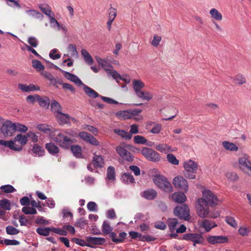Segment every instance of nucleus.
Wrapping results in <instances>:
<instances>
[{
  "label": "nucleus",
  "mask_w": 251,
  "mask_h": 251,
  "mask_svg": "<svg viewBox=\"0 0 251 251\" xmlns=\"http://www.w3.org/2000/svg\"><path fill=\"white\" fill-rule=\"evenodd\" d=\"M1 191L4 193H11L16 191V189L11 185H2L0 187Z\"/></svg>",
  "instance_id": "de8ad7c7"
},
{
  "label": "nucleus",
  "mask_w": 251,
  "mask_h": 251,
  "mask_svg": "<svg viewBox=\"0 0 251 251\" xmlns=\"http://www.w3.org/2000/svg\"><path fill=\"white\" fill-rule=\"evenodd\" d=\"M138 98L144 100H150L153 98V94L148 91H142Z\"/></svg>",
  "instance_id": "37998d69"
},
{
  "label": "nucleus",
  "mask_w": 251,
  "mask_h": 251,
  "mask_svg": "<svg viewBox=\"0 0 251 251\" xmlns=\"http://www.w3.org/2000/svg\"><path fill=\"white\" fill-rule=\"evenodd\" d=\"M15 125V131L17 130L19 132H25L28 128L26 126L20 123H14Z\"/></svg>",
  "instance_id": "680f3d73"
},
{
  "label": "nucleus",
  "mask_w": 251,
  "mask_h": 251,
  "mask_svg": "<svg viewBox=\"0 0 251 251\" xmlns=\"http://www.w3.org/2000/svg\"><path fill=\"white\" fill-rule=\"evenodd\" d=\"M0 208L5 210H9L11 209V204L8 200L3 199L0 200Z\"/></svg>",
  "instance_id": "c03bdc74"
},
{
  "label": "nucleus",
  "mask_w": 251,
  "mask_h": 251,
  "mask_svg": "<svg viewBox=\"0 0 251 251\" xmlns=\"http://www.w3.org/2000/svg\"><path fill=\"white\" fill-rule=\"evenodd\" d=\"M182 239L186 241H190L193 243V245L201 244L203 243L204 239L202 235L199 233H187L183 236Z\"/></svg>",
  "instance_id": "9b49d317"
},
{
  "label": "nucleus",
  "mask_w": 251,
  "mask_h": 251,
  "mask_svg": "<svg viewBox=\"0 0 251 251\" xmlns=\"http://www.w3.org/2000/svg\"><path fill=\"white\" fill-rule=\"evenodd\" d=\"M83 85L84 86V92L89 97L92 98H96L99 97V94L94 90L84 84Z\"/></svg>",
  "instance_id": "7c9ffc66"
},
{
  "label": "nucleus",
  "mask_w": 251,
  "mask_h": 251,
  "mask_svg": "<svg viewBox=\"0 0 251 251\" xmlns=\"http://www.w3.org/2000/svg\"><path fill=\"white\" fill-rule=\"evenodd\" d=\"M209 13L211 17L215 20L220 21L222 20V15L215 8L211 9L209 11Z\"/></svg>",
  "instance_id": "f704fd0d"
},
{
  "label": "nucleus",
  "mask_w": 251,
  "mask_h": 251,
  "mask_svg": "<svg viewBox=\"0 0 251 251\" xmlns=\"http://www.w3.org/2000/svg\"><path fill=\"white\" fill-rule=\"evenodd\" d=\"M133 88L137 97L141 94L142 89L144 88L145 83L140 79H134L132 81Z\"/></svg>",
  "instance_id": "aec40b11"
},
{
  "label": "nucleus",
  "mask_w": 251,
  "mask_h": 251,
  "mask_svg": "<svg viewBox=\"0 0 251 251\" xmlns=\"http://www.w3.org/2000/svg\"><path fill=\"white\" fill-rule=\"evenodd\" d=\"M116 178L115 171L114 167L109 166L107 169L106 178L107 180L113 181Z\"/></svg>",
  "instance_id": "bb28decb"
},
{
  "label": "nucleus",
  "mask_w": 251,
  "mask_h": 251,
  "mask_svg": "<svg viewBox=\"0 0 251 251\" xmlns=\"http://www.w3.org/2000/svg\"><path fill=\"white\" fill-rule=\"evenodd\" d=\"M0 243L4 244L7 246L9 245H18L20 242L16 240L5 239L4 240H0Z\"/></svg>",
  "instance_id": "bf43d9fd"
},
{
  "label": "nucleus",
  "mask_w": 251,
  "mask_h": 251,
  "mask_svg": "<svg viewBox=\"0 0 251 251\" xmlns=\"http://www.w3.org/2000/svg\"><path fill=\"white\" fill-rule=\"evenodd\" d=\"M96 59L99 65L101 66L102 68H104L106 72L108 71V69H106V67L111 66L109 63L106 60L103 59L100 57H96Z\"/></svg>",
  "instance_id": "a18cd8bd"
},
{
  "label": "nucleus",
  "mask_w": 251,
  "mask_h": 251,
  "mask_svg": "<svg viewBox=\"0 0 251 251\" xmlns=\"http://www.w3.org/2000/svg\"><path fill=\"white\" fill-rule=\"evenodd\" d=\"M71 150L74 155L76 158H81L82 157V148L78 145L71 146Z\"/></svg>",
  "instance_id": "a878e982"
},
{
  "label": "nucleus",
  "mask_w": 251,
  "mask_h": 251,
  "mask_svg": "<svg viewBox=\"0 0 251 251\" xmlns=\"http://www.w3.org/2000/svg\"><path fill=\"white\" fill-rule=\"evenodd\" d=\"M26 12L30 16L34 17L38 19H41L43 18V15L34 10H29L26 11Z\"/></svg>",
  "instance_id": "4d7b16f0"
},
{
  "label": "nucleus",
  "mask_w": 251,
  "mask_h": 251,
  "mask_svg": "<svg viewBox=\"0 0 251 251\" xmlns=\"http://www.w3.org/2000/svg\"><path fill=\"white\" fill-rule=\"evenodd\" d=\"M115 150L117 153L124 160L128 162L133 160V156L131 153L123 146H117Z\"/></svg>",
  "instance_id": "ddd939ff"
},
{
  "label": "nucleus",
  "mask_w": 251,
  "mask_h": 251,
  "mask_svg": "<svg viewBox=\"0 0 251 251\" xmlns=\"http://www.w3.org/2000/svg\"><path fill=\"white\" fill-rule=\"evenodd\" d=\"M172 200L177 203H183L186 200V197L184 193L176 192L172 195Z\"/></svg>",
  "instance_id": "b1692460"
},
{
  "label": "nucleus",
  "mask_w": 251,
  "mask_h": 251,
  "mask_svg": "<svg viewBox=\"0 0 251 251\" xmlns=\"http://www.w3.org/2000/svg\"><path fill=\"white\" fill-rule=\"evenodd\" d=\"M38 97L37 102L41 106L46 107L49 105L50 100L48 98H42L39 95L38 96Z\"/></svg>",
  "instance_id": "79ce46f5"
},
{
  "label": "nucleus",
  "mask_w": 251,
  "mask_h": 251,
  "mask_svg": "<svg viewBox=\"0 0 251 251\" xmlns=\"http://www.w3.org/2000/svg\"><path fill=\"white\" fill-rule=\"evenodd\" d=\"M178 224V220L176 218L170 219L169 220L168 225L169 228L171 232H173L176 229V227Z\"/></svg>",
  "instance_id": "e433bc0d"
},
{
  "label": "nucleus",
  "mask_w": 251,
  "mask_h": 251,
  "mask_svg": "<svg viewBox=\"0 0 251 251\" xmlns=\"http://www.w3.org/2000/svg\"><path fill=\"white\" fill-rule=\"evenodd\" d=\"M46 149L52 155H55L59 151V148L52 142L46 144Z\"/></svg>",
  "instance_id": "393cba45"
},
{
  "label": "nucleus",
  "mask_w": 251,
  "mask_h": 251,
  "mask_svg": "<svg viewBox=\"0 0 251 251\" xmlns=\"http://www.w3.org/2000/svg\"><path fill=\"white\" fill-rule=\"evenodd\" d=\"M251 230V228L250 227H247V226H241L238 232L239 234L243 236H245L249 234V233L250 232Z\"/></svg>",
  "instance_id": "603ef678"
},
{
  "label": "nucleus",
  "mask_w": 251,
  "mask_h": 251,
  "mask_svg": "<svg viewBox=\"0 0 251 251\" xmlns=\"http://www.w3.org/2000/svg\"><path fill=\"white\" fill-rule=\"evenodd\" d=\"M207 241L211 244H222L227 242V238L223 236H210Z\"/></svg>",
  "instance_id": "6ab92c4d"
},
{
  "label": "nucleus",
  "mask_w": 251,
  "mask_h": 251,
  "mask_svg": "<svg viewBox=\"0 0 251 251\" xmlns=\"http://www.w3.org/2000/svg\"><path fill=\"white\" fill-rule=\"evenodd\" d=\"M55 116L58 119L60 125L67 124L71 121L75 122L76 120L73 117H70L69 115L64 114L61 111H58L55 114Z\"/></svg>",
  "instance_id": "dca6fc26"
},
{
  "label": "nucleus",
  "mask_w": 251,
  "mask_h": 251,
  "mask_svg": "<svg viewBox=\"0 0 251 251\" xmlns=\"http://www.w3.org/2000/svg\"><path fill=\"white\" fill-rule=\"evenodd\" d=\"M141 197L147 200H153L157 196V192L153 189H149L140 193Z\"/></svg>",
  "instance_id": "a211bd4d"
},
{
  "label": "nucleus",
  "mask_w": 251,
  "mask_h": 251,
  "mask_svg": "<svg viewBox=\"0 0 251 251\" xmlns=\"http://www.w3.org/2000/svg\"><path fill=\"white\" fill-rule=\"evenodd\" d=\"M94 168H101L104 167L105 164L103 157L100 155H97L94 153L92 160Z\"/></svg>",
  "instance_id": "f3484780"
},
{
  "label": "nucleus",
  "mask_w": 251,
  "mask_h": 251,
  "mask_svg": "<svg viewBox=\"0 0 251 251\" xmlns=\"http://www.w3.org/2000/svg\"><path fill=\"white\" fill-rule=\"evenodd\" d=\"M87 243L84 240L77 238H72V241L75 244L81 246H87L93 248V245H101L105 243L106 240L104 238L96 237H86V238Z\"/></svg>",
  "instance_id": "7ed1b4c3"
},
{
  "label": "nucleus",
  "mask_w": 251,
  "mask_h": 251,
  "mask_svg": "<svg viewBox=\"0 0 251 251\" xmlns=\"http://www.w3.org/2000/svg\"><path fill=\"white\" fill-rule=\"evenodd\" d=\"M117 16V10L116 8L111 7L108 9V19L114 20Z\"/></svg>",
  "instance_id": "13d9d810"
},
{
  "label": "nucleus",
  "mask_w": 251,
  "mask_h": 251,
  "mask_svg": "<svg viewBox=\"0 0 251 251\" xmlns=\"http://www.w3.org/2000/svg\"><path fill=\"white\" fill-rule=\"evenodd\" d=\"M51 231V227H39L36 229V232L40 235L47 236L50 234Z\"/></svg>",
  "instance_id": "72a5a7b5"
},
{
  "label": "nucleus",
  "mask_w": 251,
  "mask_h": 251,
  "mask_svg": "<svg viewBox=\"0 0 251 251\" xmlns=\"http://www.w3.org/2000/svg\"><path fill=\"white\" fill-rule=\"evenodd\" d=\"M13 141L14 142H19L21 144V146H19L22 148L27 142V135H23L21 134H19L14 138Z\"/></svg>",
  "instance_id": "c756f323"
},
{
  "label": "nucleus",
  "mask_w": 251,
  "mask_h": 251,
  "mask_svg": "<svg viewBox=\"0 0 251 251\" xmlns=\"http://www.w3.org/2000/svg\"><path fill=\"white\" fill-rule=\"evenodd\" d=\"M184 176L188 179H195V173L198 169V164L194 161L190 159L184 163Z\"/></svg>",
  "instance_id": "423d86ee"
},
{
  "label": "nucleus",
  "mask_w": 251,
  "mask_h": 251,
  "mask_svg": "<svg viewBox=\"0 0 251 251\" xmlns=\"http://www.w3.org/2000/svg\"><path fill=\"white\" fill-rule=\"evenodd\" d=\"M202 227H203L206 231H209L212 228L217 226V225L215 224L213 222L208 220H204L202 224L201 225Z\"/></svg>",
  "instance_id": "c85d7f7f"
},
{
  "label": "nucleus",
  "mask_w": 251,
  "mask_h": 251,
  "mask_svg": "<svg viewBox=\"0 0 251 251\" xmlns=\"http://www.w3.org/2000/svg\"><path fill=\"white\" fill-rule=\"evenodd\" d=\"M45 78L49 80L51 84L55 86L57 83V79L54 78L53 75L50 73H45L44 74Z\"/></svg>",
  "instance_id": "e2e57ef3"
},
{
  "label": "nucleus",
  "mask_w": 251,
  "mask_h": 251,
  "mask_svg": "<svg viewBox=\"0 0 251 251\" xmlns=\"http://www.w3.org/2000/svg\"><path fill=\"white\" fill-rule=\"evenodd\" d=\"M196 208L199 216L201 218H216L219 216V214H212L209 212V205L207 202L202 199H199L196 201Z\"/></svg>",
  "instance_id": "f03ea898"
},
{
  "label": "nucleus",
  "mask_w": 251,
  "mask_h": 251,
  "mask_svg": "<svg viewBox=\"0 0 251 251\" xmlns=\"http://www.w3.org/2000/svg\"><path fill=\"white\" fill-rule=\"evenodd\" d=\"M62 73L63 74L64 76L68 79L75 82L79 85H84V83L82 81L75 75L71 74L69 72L62 71Z\"/></svg>",
  "instance_id": "412c9836"
},
{
  "label": "nucleus",
  "mask_w": 251,
  "mask_h": 251,
  "mask_svg": "<svg viewBox=\"0 0 251 251\" xmlns=\"http://www.w3.org/2000/svg\"><path fill=\"white\" fill-rule=\"evenodd\" d=\"M234 81L235 83L242 85L246 82V79L243 75L238 74L234 77Z\"/></svg>",
  "instance_id": "49530a36"
},
{
  "label": "nucleus",
  "mask_w": 251,
  "mask_h": 251,
  "mask_svg": "<svg viewBox=\"0 0 251 251\" xmlns=\"http://www.w3.org/2000/svg\"><path fill=\"white\" fill-rule=\"evenodd\" d=\"M153 181L155 184L162 190L167 193H170L173 191V188L171 183L163 176H154L153 177Z\"/></svg>",
  "instance_id": "20e7f679"
},
{
  "label": "nucleus",
  "mask_w": 251,
  "mask_h": 251,
  "mask_svg": "<svg viewBox=\"0 0 251 251\" xmlns=\"http://www.w3.org/2000/svg\"><path fill=\"white\" fill-rule=\"evenodd\" d=\"M109 74H110L114 79L117 80L120 79L122 80V77L116 71L114 70H108L107 72Z\"/></svg>",
  "instance_id": "69168bd1"
},
{
  "label": "nucleus",
  "mask_w": 251,
  "mask_h": 251,
  "mask_svg": "<svg viewBox=\"0 0 251 251\" xmlns=\"http://www.w3.org/2000/svg\"><path fill=\"white\" fill-rule=\"evenodd\" d=\"M226 178L231 181H236L238 179V177L237 174L234 172H228L226 174Z\"/></svg>",
  "instance_id": "338daca9"
},
{
  "label": "nucleus",
  "mask_w": 251,
  "mask_h": 251,
  "mask_svg": "<svg viewBox=\"0 0 251 251\" xmlns=\"http://www.w3.org/2000/svg\"><path fill=\"white\" fill-rule=\"evenodd\" d=\"M68 50L71 53V55L72 56H75L77 55L78 52L76 50V47L74 44H69L68 47Z\"/></svg>",
  "instance_id": "052dcab7"
},
{
  "label": "nucleus",
  "mask_w": 251,
  "mask_h": 251,
  "mask_svg": "<svg viewBox=\"0 0 251 251\" xmlns=\"http://www.w3.org/2000/svg\"><path fill=\"white\" fill-rule=\"evenodd\" d=\"M134 142L136 144H146L147 140L143 136L141 135H136L134 137Z\"/></svg>",
  "instance_id": "3c124183"
},
{
  "label": "nucleus",
  "mask_w": 251,
  "mask_h": 251,
  "mask_svg": "<svg viewBox=\"0 0 251 251\" xmlns=\"http://www.w3.org/2000/svg\"><path fill=\"white\" fill-rule=\"evenodd\" d=\"M22 211L25 214H37V210L35 208L28 206H24L22 208Z\"/></svg>",
  "instance_id": "8fccbe9b"
},
{
  "label": "nucleus",
  "mask_w": 251,
  "mask_h": 251,
  "mask_svg": "<svg viewBox=\"0 0 251 251\" xmlns=\"http://www.w3.org/2000/svg\"><path fill=\"white\" fill-rule=\"evenodd\" d=\"M0 145L5 147H8L11 150L15 151H20L22 150L21 147L19 146V145H16L14 141L12 140L6 141L3 140H0Z\"/></svg>",
  "instance_id": "4be33fe9"
},
{
  "label": "nucleus",
  "mask_w": 251,
  "mask_h": 251,
  "mask_svg": "<svg viewBox=\"0 0 251 251\" xmlns=\"http://www.w3.org/2000/svg\"><path fill=\"white\" fill-rule=\"evenodd\" d=\"M167 158L168 161L173 165H176L179 163V161L173 154H168L167 156Z\"/></svg>",
  "instance_id": "6e6d98bb"
},
{
  "label": "nucleus",
  "mask_w": 251,
  "mask_h": 251,
  "mask_svg": "<svg viewBox=\"0 0 251 251\" xmlns=\"http://www.w3.org/2000/svg\"><path fill=\"white\" fill-rule=\"evenodd\" d=\"M141 112V110L138 109L128 110L120 111L116 113V116L121 120L129 119L132 118L133 116L138 115Z\"/></svg>",
  "instance_id": "6e6552de"
},
{
  "label": "nucleus",
  "mask_w": 251,
  "mask_h": 251,
  "mask_svg": "<svg viewBox=\"0 0 251 251\" xmlns=\"http://www.w3.org/2000/svg\"><path fill=\"white\" fill-rule=\"evenodd\" d=\"M81 55L84 58L85 62L88 65H92L94 62V60L90 53L85 49L81 50Z\"/></svg>",
  "instance_id": "cd10ccee"
},
{
  "label": "nucleus",
  "mask_w": 251,
  "mask_h": 251,
  "mask_svg": "<svg viewBox=\"0 0 251 251\" xmlns=\"http://www.w3.org/2000/svg\"><path fill=\"white\" fill-rule=\"evenodd\" d=\"M15 125L10 121L4 122L1 126V130L4 136H11L15 131Z\"/></svg>",
  "instance_id": "f8f14e48"
},
{
  "label": "nucleus",
  "mask_w": 251,
  "mask_h": 251,
  "mask_svg": "<svg viewBox=\"0 0 251 251\" xmlns=\"http://www.w3.org/2000/svg\"><path fill=\"white\" fill-rule=\"evenodd\" d=\"M202 195L203 198L202 199L207 202L208 205L213 206L218 204L219 200L212 191L205 190L202 192Z\"/></svg>",
  "instance_id": "1a4fd4ad"
},
{
  "label": "nucleus",
  "mask_w": 251,
  "mask_h": 251,
  "mask_svg": "<svg viewBox=\"0 0 251 251\" xmlns=\"http://www.w3.org/2000/svg\"><path fill=\"white\" fill-rule=\"evenodd\" d=\"M34 155L42 156L44 155L45 151L38 144H35L32 150Z\"/></svg>",
  "instance_id": "ea45409f"
},
{
  "label": "nucleus",
  "mask_w": 251,
  "mask_h": 251,
  "mask_svg": "<svg viewBox=\"0 0 251 251\" xmlns=\"http://www.w3.org/2000/svg\"><path fill=\"white\" fill-rule=\"evenodd\" d=\"M6 231L8 234L16 235L19 233V230L11 226H8L6 227Z\"/></svg>",
  "instance_id": "5fc2aeb1"
},
{
  "label": "nucleus",
  "mask_w": 251,
  "mask_h": 251,
  "mask_svg": "<svg viewBox=\"0 0 251 251\" xmlns=\"http://www.w3.org/2000/svg\"><path fill=\"white\" fill-rule=\"evenodd\" d=\"M78 136L81 139L93 146H98L99 145V142L97 139L91 134L87 132H79Z\"/></svg>",
  "instance_id": "2eb2a0df"
},
{
  "label": "nucleus",
  "mask_w": 251,
  "mask_h": 251,
  "mask_svg": "<svg viewBox=\"0 0 251 251\" xmlns=\"http://www.w3.org/2000/svg\"><path fill=\"white\" fill-rule=\"evenodd\" d=\"M50 138L62 148L68 149L73 144L74 139L73 131L70 129H53L50 134Z\"/></svg>",
  "instance_id": "f257e3e1"
},
{
  "label": "nucleus",
  "mask_w": 251,
  "mask_h": 251,
  "mask_svg": "<svg viewBox=\"0 0 251 251\" xmlns=\"http://www.w3.org/2000/svg\"><path fill=\"white\" fill-rule=\"evenodd\" d=\"M114 131L117 135L120 136L121 137L125 139L126 140H129L132 136V135L129 132L122 129H115Z\"/></svg>",
  "instance_id": "473e14b6"
},
{
  "label": "nucleus",
  "mask_w": 251,
  "mask_h": 251,
  "mask_svg": "<svg viewBox=\"0 0 251 251\" xmlns=\"http://www.w3.org/2000/svg\"><path fill=\"white\" fill-rule=\"evenodd\" d=\"M239 168L244 172L251 173V161L248 156L240 157L238 160Z\"/></svg>",
  "instance_id": "4468645a"
},
{
  "label": "nucleus",
  "mask_w": 251,
  "mask_h": 251,
  "mask_svg": "<svg viewBox=\"0 0 251 251\" xmlns=\"http://www.w3.org/2000/svg\"><path fill=\"white\" fill-rule=\"evenodd\" d=\"M173 184L175 187L179 190L187 192L188 189L187 181L181 176H177L173 179Z\"/></svg>",
  "instance_id": "9d476101"
},
{
  "label": "nucleus",
  "mask_w": 251,
  "mask_h": 251,
  "mask_svg": "<svg viewBox=\"0 0 251 251\" xmlns=\"http://www.w3.org/2000/svg\"><path fill=\"white\" fill-rule=\"evenodd\" d=\"M223 146L226 150L237 151L238 150V147L236 145L228 141H224L223 142Z\"/></svg>",
  "instance_id": "c9c22d12"
},
{
  "label": "nucleus",
  "mask_w": 251,
  "mask_h": 251,
  "mask_svg": "<svg viewBox=\"0 0 251 251\" xmlns=\"http://www.w3.org/2000/svg\"><path fill=\"white\" fill-rule=\"evenodd\" d=\"M18 88L23 92H30L35 90H39V87L33 84H30L29 85L24 84H19Z\"/></svg>",
  "instance_id": "5701e85b"
},
{
  "label": "nucleus",
  "mask_w": 251,
  "mask_h": 251,
  "mask_svg": "<svg viewBox=\"0 0 251 251\" xmlns=\"http://www.w3.org/2000/svg\"><path fill=\"white\" fill-rule=\"evenodd\" d=\"M155 149L160 152L166 153L171 151V147L166 144H160L156 145Z\"/></svg>",
  "instance_id": "58836bf2"
},
{
  "label": "nucleus",
  "mask_w": 251,
  "mask_h": 251,
  "mask_svg": "<svg viewBox=\"0 0 251 251\" xmlns=\"http://www.w3.org/2000/svg\"><path fill=\"white\" fill-rule=\"evenodd\" d=\"M35 223L37 225H48L50 222L44 218L43 217L38 216L36 218Z\"/></svg>",
  "instance_id": "0e129e2a"
},
{
  "label": "nucleus",
  "mask_w": 251,
  "mask_h": 251,
  "mask_svg": "<svg viewBox=\"0 0 251 251\" xmlns=\"http://www.w3.org/2000/svg\"><path fill=\"white\" fill-rule=\"evenodd\" d=\"M37 128L39 130L45 133H48L50 132V134L53 131V128L51 126H49L46 124H40L37 126Z\"/></svg>",
  "instance_id": "2f4dec72"
},
{
  "label": "nucleus",
  "mask_w": 251,
  "mask_h": 251,
  "mask_svg": "<svg viewBox=\"0 0 251 251\" xmlns=\"http://www.w3.org/2000/svg\"><path fill=\"white\" fill-rule=\"evenodd\" d=\"M32 67L38 71H43L45 67L41 62L38 60H33L32 61Z\"/></svg>",
  "instance_id": "09e8293b"
},
{
  "label": "nucleus",
  "mask_w": 251,
  "mask_h": 251,
  "mask_svg": "<svg viewBox=\"0 0 251 251\" xmlns=\"http://www.w3.org/2000/svg\"><path fill=\"white\" fill-rule=\"evenodd\" d=\"M174 213L175 216L186 221L189 220L190 218L189 208L186 204L176 207Z\"/></svg>",
  "instance_id": "0eeeda50"
},
{
  "label": "nucleus",
  "mask_w": 251,
  "mask_h": 251,
  "mask_svg": "<svg viewBox=\"0 0 251 251\" xmlns=\"http://www.w3.org/2000/svg\"><path fill=\"white\" fill-rule=\"evenodd\" d=\"M50 106L51 110L54 111L55 114L58 111H61V106L56 100L52 101Z\"/></svg>",
  "instance_id": "864d4df0"
},
{
  "label": "nucleus",
  "mask_w": 251,
  "mask_h": 251,
  "mask_svg": "<svg viewBox=\"0 0 251 251\" xmlns=\"http://www.w3.org/2000/svg\"><path fill=\"white\" fill-rule=\"evenodd\" d=\"M137 152L140 151L142 154L148 160L154 162H159L161 157L158 152L148 147H143L141 150L136 149Z\"/></svg>",
  "instance_id": "39448f33"
},
{
  "label": "nucleus",
  "mask_w": 251,
  "mask_h": 251,
  "mask_svg": "<svg viewBox=\"0 0 251 251\" xmlns=\"http://www.w3.org/2000/svg\"><path fill=\"white\" fill-rule=\"evenodd\" d=\"M226 222L231 226L236 227L237 226V224L235 219L230 216L226 217Z\"/></svg>",
  "instance_id": "774afa93"
},
{
  "label": "nucleus",
  "mask_w": 251,
  "mask_h": 251,
  "mask_svg": "<svg viewBox=\"0 0 251 251\" xmlns=\"http://www.w3.org/2000/svg\"><path fill=\"white\" fill-rule=\"evenodd\" d=\"M122 178L123 181L126 182L127 183H133L135 181L133 176L129 173H124L122 176Z\"/></svg>",
  "instance_id": "a19ab883"
},
{
  "label": "nucleus",
  "mask_w": 251,
  "mask_h": 251,
  "mask_svg": "<svg viewBox=\"0 0 251 251\" xmlns=\"http://www.w3.org/2000/svg\"><path fill=\"white\" fill-rule=\"evenodd\" d=\"M113 230V228L107 221H104L102 226V231L104 235L110 233Z\"/></svg>",
  "instance_id": "4c0bfd02"
}]
</instances>
